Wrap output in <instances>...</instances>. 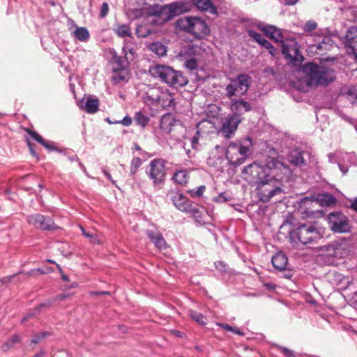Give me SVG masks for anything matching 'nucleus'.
<instances>
[{
	"mask_svg": "<svg viewBox=\"0 0 357 357\" xmlns=\"http://www.w3.org/2000/svg\"><path fill=\"white\" fill-rule=\"evenodd\" d=\"M189 315L193 320H195L197 323H198L200 325H205L206 324V317H204L202 314L198 312L190 310Z\"/></svg>",
	"mask_w": 357,
	"mask_h": 357,
	"instance_id": "obj_37",
	"label": "nucleus"
},
{
	"mask_svg": "<svg viewBox=\"0 0 357 357\" xmlns=\"http://www.w3.org/2000/svg\"><path fill=\"white\" fill-rule=\"evenodd\" d=\"M355 158V155L354 154H351V153H344L343 155V158L344 159H347V160H349V159H353Z\"/></svg>",
	"mask_w": 357,
	"mask_h": 357,
	"instance_id": "obj_62",
	"label": "nucleus"
},
{
	"mask_svg": "<svg viewBox=\"0 0 357 357\" xmlns=\"http://www.w3.org/2000/svg\"><path fill=\"white\" fill-rule=\"evenodd\" d=\"M172 200L174 206L181 211L190 213L193 216H196V214L199 213V210L193 206L192 203L182 194H174L172 197Z\"/></svg>",
	"mask_w": 357,
	"mask_h": 357,
	"instance_id": "obj_15",
	"label": "nucleus"
},
{
	"mask_svg": "<svg viewBox=\"0 0 357 357\" xmlns=\"http://www.w3.org/2000/svg\"><path fill=\"white\" fill-rule=\"evenodd\" d=\"M321 40H318L316 43L310 45L312 49L315 48L316 50L327 51L333 46V42L329 36H318Z\"/></svg>",
	"mask_w": 357,
	"mask_h": 357,
	"instance_id": "obj_22",
	"label": "nucleus"
},
{
	"mask_svg": "<svg viewBox=\"0 0 357 357\" xmlns=\"http://www.w3.org/2000/svg\"><path fill=\"white\" fill-rule=\"evenodd\" d=\"M204 190H205V186L201 185V186L198 187L197 189L196 190V191L195 192V195L201 196L203 194Z\"/></svg>",
	"mask_w": 357,
	"mask_h": 357,
	"instance_id": "obj_57",
	"label": "nucleus"
},
{
	"mask_svg": "<svg viewBox=\"0 0 357 357\" xmlns=\"http://www.w3.org/2000/svg\"><path fill=\"white\" fill-rule=\"evenodd\" d=\"M351 208L354 209L356 212H357V198H355L351 204Z\"/></svg>",
	"mask_w": 357,
	"mask_h": 357,
	"instance_id": "obj_64",
	"label": "nucleus"
},
{
	"mask_svg": "<svg viewBox=\"0 0 357 357\" xmlns=\"http://www.w3.org/2000/svg\"><path fill=\"white\" fill-rule=\"evenodd\" d=\"M357 38V26H351L347 31L346 40L349 45H351L354 43H356Z\"/></svg>",
	"mask_w": 357,
	"mask_h": 357,
	"instance_id": "obj_36",
	"label": "nucleus"
},
{
	"mask_svg": "<svg viewBox=\"0 0 357 357\" xmlns=\"http://www.w3.org/2000/svg\"><path fill=\"white\" fill-rule=\"evenodd\" d=\"M259 44V45H261L262 47H264L266 48L267 50H268V47H271V43H270L267 40H266L265 38H264V39L262 40V41H261V42H260Z\"/></svg>",
	"mask_w": 357,
	"mask_h": 357,
	"instance_id": "obj_58",
	"label": "nucleus"
},
{
	"mask_svg": "<svg viewBox=\"0 0 357 357\" xmlns=\"http://www.w3.org/2000/svg\"><path fill=\"white\" fill-rule=\"evenodd\" d=\"M332 282L340 289H346L349 286L351 280L342 273L335 272L333 273Z\"/></svg>",
	"mask_w": 357,
	"mask_h": 357,
	"instance_id": "obj_24",
	"label": "nucleus"
},
{
	"mask_svg": "<svg viewBox=\"0 0 357 357\" xmlns=\"http://www.w3.org/2000/svg\"><path fill=\"white\" fill-rule=\"evenodd\" d=\"M242 118L237 115H230L223 122L219 132L225 138H231L238 128Z\"/></svg>",
	"mask_w": 357,
	"mask_h": 357,
	"instance_id": "obj_13",
	"label": "nucleus"
},
{
	"mask_svg": "<svg viewBox=\"0 0 357 357\" xmlns=\"http://www.w3.org/2000/svg\"><path fill=\"white\" fill-rule=\"evenodd\" d=\"M230 103V109L233 112L231 115H237L238 117L245 112L252 109L251 104L242 98H231Z\"/></svg>",
	"mask_w": 357,
	"mask_h": 357,
	"instance_id": "obj_16",
	"label": "nucleus"
},
{
	"mask_svg": "<svg viewBox=\"0 0 357 357\" xmlns=\"http://www.w3.org/2000/svg\"><path fill=\"white\" fill-rule=\"evenodd\" d=\"M142 163V160L138 157L134 158L132 160L130 164V172L132 175L136 173L137 169L141 166Z\"/></svg>",
	"mask_w": 357,
	"mask_h": 357,
	"instance_id": "obj_41",
	"label": "nucleus"
},
{
	"mask_svg": "<svg viewBox=\"0 0 357 357\" xmlns=\"http://www.w3.org/2000/svg\"><path fill=\"white\" fill-rule=\"evenodd\" d=\"M146 234L149 238L154 243L155 247L160 250L167 248V243L162 235L158 231L147 230Z\"/></svg>",
	"mask_w": 357,
	"mask_h": 357,
	"instance_id": "obj_21",
	"label": "nucleus"
},
{
	"mask_svg": "<svg viewBox=\"0 0 357 357\" xmlns=\"http://www.w3.org/2000/svg\"><path fill=\"white\" fill-rule=\"evenodd\" d=\"M326 257L331 259H341L346 257L351 250L350 241L341 238L324 246Z\"/></svg>",
	"mask_w": 357,
	"mask_h": 357,
	"instance_id": "obj_9",
	"label": "nucleus"
},
{
	"mask_svg": "<svg viewBox=\"0 0 357 357\" xmlns=\"http://www.w3.org/2000/svg\"><path fill=\"white\" fill-rule=\"evenodd\" d=\"M268 50L272 56H275L278 52L277 49H275L272 45H271V47H268Z\"/></svg>",
	"mask_w": 357,
	"mask_h": 357,
	"instance_id": "obj_59",
	"label": "nucleus"
},
{
	"mask_svg": "<svg viewBox=\"0 0 357 357\" xmlns=\"http://www.w3.org/2000/svg\"><path fill=\"white\" fill-rule=\"evenodd\" d=\"M242 173L245 175V179L255 186L259 199L267 203L284 192L283 183L288 181L291 172L283 162L268 158L264 163L254 162L245 166Z\"/></svg>",
	"mask_w": 357,
	"mask_h": 357,
	"instance_id": "obj_1",
	"label": "nucleus"
},
{
	"mask_svg": "<svg viewBox=\"0 0 357 357\" xmlns=\"http://www.w3.org/2000/svg\"><path fill=\"white\" fill-rule=\"evenodd\" d=\"M147 174L154 185L162 184L165 179V162L162 159H154L149 165Z\"/></svg>",
	"mask_w": 357,
	"mask_h": 357,
	"instance_id": "obj_11",
	"label": "nucleus"
},
{
	"mask_svg": "<svg viewBox=\"0 0 357 357\" xmlns=\"http://www.w3.org/2000/svg\"><path fill=\"white\" fill-rule=\"evenodd\" d=\"M149 50L158 56H163L167 53V47L159 42L150 44Z\"/></svg>",
	"mask_w": 357,
	"mask_h": 357,
	"instance_id": "obj_34",
	"label": "nucleus"
},
{
	"mask_svg": "<svg viewBox=\"0 0 357 357\" xmlns=\"http://www.w3.org/2000/svg\"><path fill=\"white\" fill-rule=\"evenodd\" d=\"M113 61L115 63H116V65L118 66L117 69H125L126 65L125 61L121 56L115 54L113 56Z\"/></svg>",
	"mask_w": 357,
	"mask_h": 357,
	"instance_id": "obj_47",
	"label": "nucleus"
},
{
	"mask_svg": "<svg viewBox=\"0 0 357 357\" xmlns=\"http://www.w3.org/2000/svg\"><path fill=\"white\" fill-rule=\"evenodd\" d=\"M290 162L295 165H301L304 163V159L301 153L297 154L296 155H291Z\"/></svg>",
	"mask_w": 357,
	"mask_h": 357,
	"instance_id": "obj_46",
	"label": "nucleus"
},
{
	"mask_svg": "<svg viewBox=\"0 0 357 357\" xmlns=\"http://www.w3.org/2000/svg\"><path fill=\"white\" fill-rule=\"evenodd\" d=\"M163 89L160 87H152L146 91V98L151 102V104H157L160 98Z\"/></svg>",
	"mask_w": 357,
	"mask_h": 357,
	"instance_id": "obj_28",
	"label": "nucleus"
},
{
	"mask_svg": "<svg viewBox=\"0 0 357 357\" xmlns=\"http://www.w3.org/2000/svg\"><path fill=\"white\" fill-rule=\"evenodd\" d=\"M197 8L202 11H206L211 14H215L217 9L211 0H192Z\"/></svg>",
	"mask_w": 357,
	"mask_h": 357,
	"instance_id": "obj_26",
	"label": "nucleus"
},
{
	"mask_svg": "<svg viewBox=\"0 0 357 357\" xmlns=\"http://www.w3.org/2000/svg\"><path fill=\"white\" fill-rule=\"evenodd\" d=\"M150 72L154 77L171 87H181L188 83V78L182 72L176 70L169 66L155 65L151 68Z\"/></svg>",
	"mask_w": 357,
	"mask_h": 357,
	"instance_id": "obj_5",
	"label": "nucleus"
},
{
	"mask_svg": "<svg viewBox=\"0 0 357 357\" xmlns=\"http://www.w3.org/2000/svg\"><path fill=\"white\" fill-rule=\"evenodd\" d=\"M68 24L71 34L76 39L81 42H86L89 39L90 34L86 27L77 26L75 22L72 20H68Z\"/></svg>",
	"mask_w": 357,
	"mask_h": 357,
	"instance_id": "obj_17",
	"label": "nucleus"
},
{
	"mask_svg": "<svg viewBox=\"0 0 357 357\" xmlns=\"http://www.w3.org/2000/svg\"><path fill=\"white\" fill-rule=\"evenodd\" d=\"M217 325H218L221 328H222L228 331H231V332L236 333L237 335H242V336L244 335V333H242L238 328H234V327L229 326V324L218 323Z\"/></svg>",
	"mask_w": 357,
	"mask_h": 357,
	"instance_id": "obj_43",
	"label": "nucleus"
},
{
	"mask_svg": "<svg viewBox=\"0 0 357 357\" xmlns=\"http://www.w3.org/2000/svg\"><path fill=\"white\" fill-rule=\"evenodd\" d=\"M263 30L271 38L281 43L282 53L289 63L296 64L302 61L298 44L289 31L271 25L266 26Z\"/></svg>",
	"mask_w": 357,
	"mask_h": 357,
	"instance_id": "obj_2",
	"label": "nucleus"
},
{
	"mask_svg": "<svg viewBox=\"0 0 357 357\" xmlns=\"http://www.w3.org/2000/svg\"><path fill=\"white\" fill-rule=\"evenodd\" d=\"M188 172L186 170L176 171L173 176L174 181L180 185H185L188 181Z\"/></svg>",
	"mask_w": 357,
	"mask_h": 357,
	"instance_id": "obj_33",
	"label": "nucleus"
},
{
	"mask_svg": "<svg viewBox=\"0 0 357 357\" xmlns=\"http://www.w3.org/2000/svg\"><path fill=\"white\" fill-rule=\"evenodd\" d=\"M215 267L220 271H225L226 265L222 261H218L215 263Z\"/></svg>",
	"mask_w": 357,
	"mask_h": 357,
	"instance_id": "obj_56",
	"label": "nucleus"
},
{
	"mask_svg": "<svg viewBox=\"0 0 357 357\" xmlns=\"http://www.w3.org/2000/svg\"><path fill=\"white\" fill-rule=\"evenodd\" d=\"M89 241L91 243L95 245V244H100L101 241L96 234H93L92 236H91V238L89 239Z\"/></svg>",
	"mask_w": 357,
	"mask_h": 357,
	"instance_id": "obj_53",
	"label": "nucleus"
},
{
	"mask_svg": "<svg viewBox=\"0 0 357 357\" xmlns=\"http://www.w3.org/2000/svg\"><path fill=\"white\" fill-rule=\"evenodd\" d=\"M317 202L322 206H331L335 204L336 199L333 195L327 193L319 195L316 201L305 197L302 199L301 202V206L298 208L299 212L303 214L305 218L314 216L319 211L307 210L304 207L312 206L314 203H317Z\"/></svg>",
	"mask_w": 357,
	"mask_h": 357,
	"instance_id": "obj_10",
	"label": "nucleus"
},
{
	"mask_svg": "<svg viewBox=\"0 0 357 357\" xmlns=\"http://www.w3.org/2000/svg\"><path fill=\"white\" fill-rule=\"evenodd\" d=\"M209 32L207 24L204 21L198 17H194L190 33L197 38H201Z\"/></svg>",
	"mask_w": 357,
	"mask_h": 357,
	"instance_id": "obj_18",
	"label": "nucleus"
},
{
	"mask_svg": "<svg viewBox=\"0 0 357 357\" xmlns=\"http://www.w3.org/2000/svg\"><path fill=\"white\" fill-rule=\"evenodd\" d=\"M185 11L186 8L183 3L175 1L164 6L156 5L152 7L151 14L158 17L162 22H167Z\"/></svg>",
	"mask_w": 357,
	"mask_h": 357,
	"instance_id": "obj_7",
	"label": "nucleus"
},
{
	"mask_svg": "<svg viewBox=\"0 0 357 357\" xmlns=\"http://www.w3.org/2000/svg\"><path fill=\"white\" fill-rule=\"evenodd\" d=\"M273 266L278 270H285L288 264L287 257L282 252H278L272 257Z\"/></svg>",
	"mask_w": 357,
	"mask_h": 357,
	"instance_id": "obj_25",
	"label": "nucleus"
},
{
	"mask_svg": "<svg viewBox=\"0 0 357 357\" xmlns=\"http://www.w3.org/2000/svg\"><path fill=\"white\" fill-rule=\"evenodd\" d=\"M99 102L97 98L88 97L86 100L84 99L79 102V106L82 109L88 113L93 114L98 111Z\"/></svg>",
	"mask_w": 357,
	"mask_h": 357,
	"instance_id": "obj_23",
	"label": "nucleus"
},
{
	"mask_svg": "<svg viewBox=\"0 0 357 357\" xmlns=\"http://www.w3.org/2000/svg\"><path fill=\"white\" fill-rule=\"evenodd\" d=\"M165 109H174L176 105L173 93L167 89H163L158 103Z\"/></svg>",
	"mask_w": 357,
	"mask_h": 357,
	"instance_id": "obj_19",
	"label": "nucleus"
},
{
	"mask_svg": "<svg viewBox=\"0 0 357 357\" xmlns=\"http://www.w3.org/2000/svg\"><path fill=\"white\" fill-rule=\"evenodd\" d=\"M20 337L17 334L13 335L9 340H8L5 343H3L1 346V350L3 351H7L11 348H13L15 344L20 342Z\"/></svg>",
	"mask_w": 357,
	"mask_h": 357,
	"instance_id": "obj_35",
	"label": "nucleus"
},
{
	"mask_svg": "<svg viewBox=\"0 0 357 357\" xmlns=\"http://www.w3.org/2000/svg\"><path fill=\"white\" fill-rule=\"evenodd\" d=\"M250 83L251 77L246 74H241L236 78L231 79V82L225 87L226 97L231 99L235 96L245 94Z\"/></svg>",
	"mask_w": 357,
	"mask_h": 357,
	"instance_id": "obj_8",
	"label": "nucleus"
},
{
	"mask_svg": "<svg viewBox=\"0 0 357 357\" xmlns=\"http://www.w3.org/2000/svg\"><path fill=\"white\" fill-rule=\"evenodd\" d=\"M287 5H294L298 0H283Z\"/></svg>",
	"mask_w": 357,
	"mask_h": 357,
	"instance_id": "obj_63",
	"label": "nucleus"
},
{
	"mask_svg": "<svg viewBox=\"0 0 357 357\" xmlns=\"http://www.w3.org/2000/svg\"><path fill=\"white\" fill-rule=\"evenodd\" d=\"M113 30L121 38L130 37L132 34L130 26L126 24H116Z\"/></svg>",
	"mask_w": 357,
	"mask_h": 357,
	"instance_id": "obj_32",
	"label": "nucleus"
},
{
	"mask_svg": "<svg viewBox=\"0 0 357 357\" xmlns=\"http://www.w3.org/2000/svg\"><path fill=\"white\" fill-rule=\"evenodd\" d=\"M200 48L195 45L188 44L186 47H183L179 53L176 55V58L183 61L188 58H191L197 55Z\"/></svg>",
	"mask_w": 357,
	"mask_h": 357,
	"instance_id": "obj_20",
	"label": "nucleus"
},
{
	"mask_svg": "<svg viewBox=\"0 0 357 357\" xmlns=\"http://www.w3.org/2000/svg\"><path fill=\"white\" fill-rule=\"evenodd\" d=\"M29 225L43 230H52L56 228L54 221L50 217H45L41 214L31 215L27 217Z\"/></svg>",
	"mask_w": 357,
	"mask_h": 357,
	"instance_id": "obj_14",
	"label": "nucleus"
},
{
	"mask_svg": "<svg viewBox=\"0 0 357 357\" xmlns=\"http://www.w3.org/2000/svg\"><path fill=\"white\" fill-rule=\"evenodd\" d=\"M248 35L258 43L261 42L264 38L259 33H257L253 30H249Z\"/></svg>",
	"mask_w": 357,
	"mask_h": 357,
	"instance_id": "obj_48",
	"label": "nucleus"
},
{
	"mask_svg": "<svg viewBox=\"0 0 357 357\" xmlns=\"http://www.w3.org/2000/svg\"><path fill=\"white\" fill-rule=\"evenodd\" d=\"M197 128L199 130H202L203 128H213V123L209 121H201L198 126Z\"/></svg>",
	"mask_w": 357,
	"mask_h": 357,
	"instance_id": "obj_50",
	"label": "nucleus"
},
{
	"mask_svg": "<svg viewBox=\"0 0 357 357\" xmlns=\"http://www.w3.org/2000/svg\"><path fill=\"white\" fill-rule=\"evenodd\" d=\"M103 173L105 175V176L112 181V183L115 184V181H114L112 178L111 174L106 170H103Z\"/></svg>",
	"mask_w": 357,
	"mask_h": 357,
	"instance_id": "obj_61",
	"label": "nucleus"
},
{
	"mask_svg": "<svg viewBox=\"0 0 357 357\" xmlns=\"http://www.w3.org/2000/svg\"><path fill=\"white\" fill-rule=\"evenodd\" d=\"M26 131L33 139H34L36 141L41 144L44 147H45L49 151L56 150V147L52 144H50L45 141L43 138L37 132L31 131L29 129H28Z\"/></svg>",
	"mask_w": 357,
	"mask_h": 357,
	"instance_id": "obj_30",
	"label": "nucleus"
},
{
	"mask_svg": "<svg viewBox=\"0 0 357 357\" xmlns=\"http://www.w3.org/2000/svg\"><path fill=\"white\" fill-rule=\"evenodd\" d=\"M280 350L285 357H297L292 350L285 347H280Z\"/></svg>",
	"mask_w": 357,
	"mask_h": 357,
	"instance_id": "obj_51",
	"label": "nucleus"
},
{
	"mask_svg": "<svg viewBox=\"0 0 357 357\" xmlns=\"http://www.w3.org/2000/svg\"><path fill=\"white\" fill-rule=\"evenodd\" d=\"M174 126V119L170 114L163 115L160 120V128L163 133L169 134Z\"/></svg>",
	"mask_w": 357,
	"mask_h": 357,
	"instance_id": "obj_27",
	"label": "nucleus"
},
{
	"mask_svg": "<svg viewBox=\"0 0 357 357\" xmlns=\"http://www.w3.org/2000/svg\"><path fill=\"white\" fill-rule=\"evenodd\" d=\"M135 121L139 126L145 127L149 121V117L144 115L142 112H138L135 114Z\"/></svg>",
	"mask_w": 357,
	"mask_h": 357,
	"instance_id": "obj_39",
	"label": "nucleus"
},
{
	"mask_svg": "<svg viewBox=\"0 0 357 357\" xmlns=\"http://www.w3.org/2000/svg\"><path fill=\"white\" fill-rule=\"evenodd\" d=\"M346 98L352 105H357V90L355 87H349L346 92Z\"/></svg>",
	"mask_w": 357,
	"mask_h": 357,
	"instance_id": "obj_38",
	"label": "nucleus"
},
{
	"mask_svg": "<svg viewBox=\"0 0 357 357\" xmlns=\"http://www.w3.org/2000/svg\"><path fill=\"white\" fill-rule=\"evenodd\" d=\"M80 229H81V230H82V232L83 235H84V236H86V238H89V239L91 238V236H93V234H90V233H89V232H86V231H85V229H84L82 227H80Z\"/></svg>",
	"mask_w": 357,
	"mask_h": 357,
	"instance_id": "obj_60",
	"label": "nucleus"
},
{
	"mask_svg": "<svg viewBox=\"0 0 357 357\" xmlns=\"http://www.w3.org/2000/svg\"><path fill=\"white\" fill-rule=\"evenodd\" d=\"M328 225L335 233H346L350 231L347 218L339 212L331 213L328 216Z\"/></svg>",
	"mask_w": 357,
	"mask_h": 357,
	"instance_id": "obj_12",
	"label": "nucleus"
},
{
	"mask_svg": "<svg viewBox=\"0 0 357 357\" xmlns=\"http://www.w3.org/2000/svg\"><path fill=\"white\" fill-rule=\"evenodd\" d=\"M185 66L189 70H195L197 66V60L193 56L183 61Z\"/></svg>",
	"mask_w": 357,
	"mask_h": 357,
	"instance_id": "obj_44",
	"label": "nucleus"
},
{
	"mask_svg": "<svg viewBox=\"0 0 357 357\" xmlns=\"http://www.w3.org/2000/svg\"><path fill=\"white\" fill-rule=\"evenodd\" d=\"M340 153H329L328 155V160L330 162H335L337 161V158L339 157Z\"/></svg>",
	"mask_w": 357,
	"mask_h": 357,
	"instance_id": "obj_54",
	"label": "nucleus"
},
{
	"mask_svg": "<svg viewBox=\"0 0 357 357\" xmlns=\"http://www.w3.org/2000/svg\"><path fill=\"white\" fill-rule=\"evenodd\" d=\"M125 45L123 47V52L124 53L125 57L126 59H129L128 54H130L131 56L133 55V47L132 46V43L130 41L125 40Z\"/></svg>",
	"mask_w": 357,
	"mask_h": 357,
	"instance_id": "obj_40",
	"label": "nucleus"
},
{
	"mask_svg": "<svg viewBox=\"0 0 357 357\" xmlns=\"http://www.w3.org/2000/svg\"><path fill=\"white\" fill-rule=\"evenodd\" d=\"M324 229L317 222H314L300 225L290 232L289 238L291 242L296 245L314 244L324 237Z\"/></svg>",
	"mask_w": 357,
	"mask_h": 357,
	"instance_id": "obj_4",
	"label": "nucleus"
},
{
	"mask_svg": "<svg viewBox=\"0 0 357 357\" xmlns=\"http://www.w3.org/2000/svg\"><path fill=\"white\" fill-rule=\"evenodd\" d=\"M112 79L114 84H119L123 82H128V72L126 69H116L114 70Z\"/></svg>",
	"mask_w": 357,
	"mask_h": 357,
	"instance_id": "obj_29",
	"label": "nucleus"
},
{
	"mask_svg": "<svg viewBox=\"0 0 357 357\" xmlns=\"http://www.w3.org/2000/svg\"><path fill=\"white\" fill-rule=\"evenodd\" d=\"M317 27V24L314 20H309L307 21L305 24L304 25L303 30L308 33L309 36H311V32L314 30H315Z\"/></svg>",
	"mask_w": 357,
	"mask_h": 357,
	"instance_id": "obj_42",
	"label": "nucleus"
},
{
	"mask_svg": "<svg viewBox=\"0 0 357 357\" xmlns=\"http://www.w3.org/2000/svg\"><path fill=\"white\" fill-rule=\"evenodd\" d=\"M194 17H184L176 22V26L181 29L190 32Z\"/></svg>",
	"mask_w": 357,
	"mask_h": 357,
	"instance_id": "obj_31",
	"label": "nucleus"
},
{
	"mask_svg": "<svg viewBox=\"0 0 357 357\" xmlns=\"http://www.w3.org/2000/svg\"><path fill=\"white\" fill-rule=\"evenodd\" d=\"M108 11H109V6L107 4V3H103L102 6H101V8H100V16L101 17H105L107 13H108Z\"/></svg>",
	"mask_w": 357,
	"mask_h": 357,
	"instance_id": "obj_52",
	"label": "nucleus"
},
{
	"mask_svg": "<svg viewBox=\"0 0 357 357\" xmlns=\"http://www.w3.org/2000/svg\"><path fill=\"white\" fill-rule=\"evenodd\" d=\"M132 119L129 116H125L121 121V123L125 126H128L131 124Z\"/></svg>",
	"mask_w": 357,
	"mask_h": 357,
	"instance_id": "obj_55",
	"label": "nucleus"
},
{
	"mask_svg": "<svg viewBox=\"0 0 357 357\" xmlns=\"http://www.w3.org/2000/svg\"><path fill=\"white\" fill-rule=\"evenodd\" d=\"M252 142L250 137H246L238 142L230 143L226 150V158L231 165H241L250 155Z\"/></svg>",
	"mask_w": 357,
	"mask_h": 357,
	"instance_id": "obj_6",
	"label": "nucleus"
},
{
	"mask_svg": "<svg viewBox=\"0 0 357 357\" xmlns=\"http://www.w3.org/2000/svg\"><path fill=\"white\" fill-rule=\"evenodd\" d=\"M48 334L45 332H42V333H38L36 335H35L31 342V343L33 344H38L45 337H46Z\"/></svg>",
	"mask_w": 357,
	"mask_h": 357,
	"instance_id": "obj_49",
	"label": "nucleus"
},
{
	"mask_svg": "<svg viewBox=\"0 0 357 357\" xmlns=\"http://www.w3.org/2000/svg\"><path fill=\"white\" fill-rule=\"evenodd\" d=\"M301 70L307 86H326L335 79L333 70L324 66L307 63L303 65Z\"/></svg>",
	"mask_w": 357,
	"mask_h": 357,
	"instance_id": "obj_3",
	"label": "nucleus"
},
{
	"mask_svg": "<svg viewBox=\"0 0 357 357\" xmlns=\"http://www.w3.org/2000/svg\"><path fill=\"white\" fill-rule=\"evenodd\" d=\"M231 199V197L226 192L220 193L214 200L218 203H225Z\"/></svg>",
	"mask_w": 357,
	"mask_h": 357,
	"instance_id": "obj_45",
	"label": "nucleus"
}]
</instances>
